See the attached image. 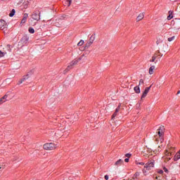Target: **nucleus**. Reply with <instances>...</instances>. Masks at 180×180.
Masks as SVG:
<instances>
[{
    "instance_id": "obj_11",
    "label": "nucleus",
    "mask_w": 180,
    "mask_h": 180,
    "mask_svg": "<svg viewBox=\"0 0 180 180\" xmlns=\"http://www.w3.org/2000/svg\"><path fill=\"white\" fill-rule=\"evenodd\" d=\"M144 19V13H140L136 18V22H140V20H143Z\"/></svg>"
},
{
    "instance_id": "obj_2",
    "label": "nucleus",
    "mask_w": 180,
    "mask_h": 180,
    "mask_svg": "<svg viewBox=\"0 0 180 180\" xmlns=\"http://www.w3.org/2000/svg\"><path fill=\"white\" fill-rule=\"evenodd\" d=\"M154 167V160H150L148 162L144 165V169H143V172L146 173L147 171H150V169H153V167Z\"/></svg>"
},
{
    "instance_id": "obj_47",
    "label": "nucleus",
    "mask_w": 180,
    "mask_h": 180,
    "mask_svg": "<svg viewBox=\"0 0 180 180\" xmlns=\"http://www.w3.org/2000/svg\"><path fill=\"white\" fill-rule=\"evenodd\" d=\"M8 47H11V46L8 45Z\"/></svg>"
},
{
    "instance_id": "obj_36",
    "label": "nucleus",
    "mask_w": 180,
    "mask_h": 180,
    "mask_svg": "<svg viewBox=\"0 0 180 180\" xmlns=\"http://www.w3.org/2000/svg\"><path fill=\"white\" fill-rule=\"evenodd\" d=\"M158 174H164V171H162V170H159V171H158Z\"/></svg>"
},
{
    "instance_id": "obj_27",
    "label": "nucleus",
    "mask_w": 180,
    "mask_h": 180,
    "mask_svg": "<svg viewBox=\"0 0 180 180\" xmlns=\"http://www.w3.org/2000/svg\"><path fill=\"white\" fill-rule=\"evenodd\" d=\"M144 84V80H143V79H141L139 80V85H141V84Z\"/></svg>"
},
{
    "instance_id": "obj_22",
    "label": "nucleus",
    "mask_w": 180,
    "mask_h": 180,
    "mask_svg": "<svg viewBox=\"0 0 180 180\" xmlns=\"http://www.w3.org/2000/svg\"><path fill=\"white\" fill-rule=\"evenodd\" d=\"M84 40H80L79 42H78L77 46H82L84 44Z\"/></svg>"
},
{
    "instance_id": "obj_43",
    "label": "nucleus",
    "mask_w": 180,
    "mask_h": 180,
    "mask_svg": "<svg viewBox=\"0 0 180 180\" xmlns=\"http://www.w3.org/2000/svg\"><path fill=\"white\" fill-rule=\"evenodd\" d=\"M9 79H6V81L8 82V81H9Z\"/></svg>"
},
{
    "instance_id": "obj_32",
    "label": "nucleus",
    "mask_w": 180,
    "mask_h": 180,
    "mask_svg": "<svg viewBox=\"0 0 180 180\" xmlns=\"http://www.w3.org/2000/svg\"><path fill=\"white\" fill-rule=\"evenodd\" d=\"M172 18V15H169L168 16H167V20H171V18Z\"/></svg>"
},
{
    "instance_id": "obj_26",
    "label": "nucleus",
    "mask_w": 180,
    "mask_h": 180,
    "mask_svg": "<svg viewBox=\"0 0 180 180\" xmlns=\"http://www.w3.org/2000/svg\"><path fill=\"white\" fill-rule=\"evenodd\" d=\"M66 1L68 2V6H71V2H72V0H66Z\"/></svg>"
},
{
    "instance_id": "obj_7",
    "label": "nucleus",
    "mask_w": 180,
    "mask_h": 180,
    "mask_svg": "<svg viewBox=\"0 0 180 180\" xmlns=\"http://www.w3.org/2000/svg\"><path fill=\"white\" fill-rule=\"evenodd\" d=\"M94 41H95V36L91 35L89 38V42L86 44V47H89L94 43Z\"/></svg>"
},
{
    "instance_id": "obj_10",
    "label": "nucleus",
    "mask_w": 180,
    "mask_h": 180,
    "mask_svg": "<svg viewBox=\"0 0 180 180\" xmlns=\"http://www.w3.org/2000/svg\"><path fill=\"white\" fill-rule=\"evenodd\" d=\"M120 111V104L118 105V107L116 108L115 112L112 115V120L115 119L117 116V113Z\"/></svg>"
},
{
    "instance_id": "obj_41",
    "label": "nucleus",
    "mask_w": 180,
    "mask_h": 180,
    "mask_svg": "<svg viewBox=\"0 0 180 180\" xmlns=\"http://www.w3.org/2000/svg\"><path fill=\"white\" fill-rule=\"evenodd\" d=\"M157 54H155L153 57H155V58H157Z\"/></svg>"
},
{
    "instance_id": "obj_31",
    "label": "nucleus",
    "mask_w": 180,
    "mask_h": 180,
    "mask_svg": "<svg viewBox=\"0 0 180 180\" xmlns=\"http://www.w3.org/2000/svg\"><path fill=\"white\" fill-rule=\"evenodd\" d=\"M155 61V57H152V60H150V63H154Z\"/></svg>"
},
{
    "instance_id": "obj_18",
    "label": "nucleus",
    "mask_w": 180,
    "mask_h": 180,
    "mask_svg": "<svg viewBox=\"0 0 180 180\" xmlns=\"http://www.w3.org/2000/svg\"><path fill=\"white\" fill-rule=\"evenodd\" d=\"M134 90L135 91L136 94H140V87L138 86H135L134 88Z\"/></svg>"
},
{
    "instance_id": "obj_21",
    "label": "nucleus",
    "mask_w": 180,
    "mask_h": 180,
    "mask_svg": "<svg viewBox=\"0 0 180 180\" xmlns=\"http://www.w3.org/2000/svg\"><path fill=\"white\" fill-rule=\"evenodd\" d=\"M167 40H168V41H174V40H175V36L168 38Z\"/></svg>"
},
{
    "instance_id": "obj_13",
    "label": "nucleus",
    "mask_w": 180,
    "mask_h": 180,
    "mask_svg": "<svg viewBox=\"0 0 180 180\" xmlns=\"http://www.w3.org/2000/svg\"><path fill=\"white\" fill-rule=\"evenodd\" d=\"M8 98L7 95H5L0 99V105H2V103H5L6 102V98Z\"/></svg>"
},
{
    "instance_id": "obj_4",
    "label": "nucleus",
    "mask_w": 180,
    "mask_h": 180,
    "mask_svg": "<svg viewBox=\"0 0 180 180\" xmlns=\"http://www.w3.org/2000/svg\"><path fill=\"white\" fill-rule=\"evenodd\" d=\"M172 155V153L169 152L168 149H166L165 152V156H164L165 161V162L169 161V160H171V158H168V157H171Z\"/></svg>"
},
{
    "instance_id": "obj_37",
    "label": "nucleus",
    "mask_w": 180,
    "mask_h": 180,
    "mask_svg": "<svg viewBox=\"0 0 180 180\" xmlns=\"http://www.w3.org/2000/svg\"><path fill=\"white\" fill-rule=\"evenodd\" d=\"M124 161H125V162H129V158H126V159L124 160Z\"/></svg>"
},
{
    "instance_id": "obj_5",
    "label": "nucleus",
    "mask_w": 180,
    "mask_h": 180,
    "mask_svg": "<svg viewBox=\"0 0 180 180\" xmlns=\"http://www.w3.org/2000/svg\"><path fill=\"white\" fill-rule=\"evenodd\" d=\"M32 18L34 20H37V22H39V20H40V12H34L32 15Z\"/></svg>"
},
{
    "instance_id": "obj_48",
    "label": "nucleus",
    "mask_w": 180,
    "mask_h": 180,
    "mask_svg": "<svg viewBox=\"0 0 180 180\" xmlns=\"http://www.w3.org/2000/svg\"><path fill=\"white\" fill-rule=\"evenodd\" d=\"M158 54H160V51H158Z\"/></svg>"
},
{
    "instance_id": "obj_45",
    "label": "nucleus",
    "mask_w": 180,
    "mask_h": 180,
    "mask_svg": "<svg viewBox=\"0 0 180 180\" xmlns=\"http://www.w3.org/2000/svg\"><path fill=\"white\" fill-rule=\"evenodd\" d=\"M31 74H33V71H31Z\"/></svg>"
},
{
    "instance_id": "obj_23",
    "label": "nucleus",
    "mask_w": 180,
    "mask_h": 180,
    "mask_svg": "<svg viewBox=\"0 0 180 180\" xmlns=\"http://www.w3.org/2000/svg\"><path fill=\"white\" fill-rule=\"evenodd\" d=\"M136 165H144V162L136 161Z\"/></svg>"
},
{
    "instance_id": "obj_24",
    "label": "nucleus",
    "mask_w": 180,
    "mask_h": 180,
    "mask_svg": "<svg viewBox=\"0 0 180 180\" xmlns=\"http://www.w3.org/2000/svg\"><path fill=\"white\" fill-rule=\"evenodd\" d=\"M5 54H6V52H1V51H0V58H1V57H4V56H5Z\"/></svg>"
},
{
    "instance_id": "obj_40",
    "label": "nucleus",
    "mask_w": 180,
    "mask_h": 180,
    "mask_svg": "<svg viewBox=\"0 0 180 180\" xmlns=\"http://www.w3.org/2000/svg\"><path fill=\"white\" fill-rule=\"evenodd\" d=\"M155 179H158L159 180L160 179V176H156Z\"/></svg>"
},
{
    "instance_id": "obj_14",
    "label": "nucleus",
    "mask_w": 180,
    "mask_h": 180,
    "mask_svg": "<svg viewBox=\"0 0 180 180\" xmlns=\"http://www.w3.org/2000/svg\"><path fill=\"white\" fill-rule=\"evenodd\" d=\"M154 70H155V66L153 65L149 68V74L150 75H153L154 74Z\"/></svg>"
},
{
    "instance_id": "obj_15",
    "label": "nucleus",
    "mask_w": 180,
    "mask_h": 180,
    "mask_svg": "<svg viewBox=\"0 0 180 180\" xmlns=\"http://www.w3.org/2000/svg\"><path fill=\"white\" fill-rule=\"evenodd\" d=\"M26 79H29V75H27L22 79H21V80L19 82V84H22L25 82V81H26Z\"/></svg>"
},
{
    "instance_id": "obj_25",
    "label": "nucleus",
    "mask_w": 180,
    "mask_h": 180,
    "mask_svg": "<svg viewBox=\"0 0 180 180\" xmlns=\"http://www.w3.org/2000/svg\"><path fill=\"white\" fill-rule=\"evenodd\" d=\"M161 148V146H158V149H156L155 150H154L155 154H157V153H160V148Z\"/></svg>"
},
{
    "instance_id": "obj_46",
    "label": "nucleus",
    "mask_w": 180,
    "mask_h": 180,
    "mask_svg": "<svg viewBox=\"0 0 180 180\" xmlns=\"http://www.w3.org/2000/svg\"><path fill=\"white\" fill-rule=\"evenodd\" d=\"M179 154H180V150L178 152Z\"/></svg>"
},
{
    "instance_id": "obj_12",
    "label": "nucleus",
    "mask_w": 180,
    "mask_h": 180,
    "mask_svg": "<svg viewBox=\"0 0 180 180\" xmlns=\"http://www.w3.org/2000/svg\"><path fill=\"white\" fill-rule=\"evenodd\" d=\"M27 18H29V15H27V13H25L21 20V23L22 24L26 23V21L27 20Z\"/></svg>"
},
{
    "instance_id": "obj_17",
    "label": "nucleus",
    "mask_w": 180,
    "mask_h": 180,
    "mask_svg": "<svg viewBox=\"0 0 180 180\" xmlns=\"http://www.w3.org/2000/svg\"><path fill=\"white\" fill-rule=\"evenodd\" d=\"M180 160V153L179 152L174 155V161H178Z\"/></svg>"
},
{
    "instance_id": "obj_3",
    "label": "nucleus",
    "mask_w": 180,
    "mask_h": 180,
    "mask_svg": "<svg viewBox=\"0 0 180 180\" xmlns=\"http://www.w3.org/2000/svg\"><path fill=\"white\" fill-rule=\"evenodd\" d=\"M56 148H57V145L54 144L53 143H48L44 145V150H56Z\"/></svg>"
},
{
    "instance_id": "obj_19",
    "label": "nucleus",
    "mask_w": 180,
    "mask_h": 180,
    "mask_svg": "<svg viewBox=\"0 0 180 180\" xmlns=\"http://www.w3.org/2000/svg\"><path fill=\"white\" fill-rule=\"evenodd\" d=\"M14 15H15V9H13L11 13L9 14V16L12 18Z\"/></svg>"
},
{
    "instance_id": "obj_8",
    "label": "nucleus",
    "mask_w": 180,
    "mask_h": 180,
    "mask_svg": "<svg viewBox=\"0 0 180 180\" xmlns=\"http://www.w3.org/2000/svg\"><path fill=\"white\" fill-rule=\"evenodd\" d=\"M151 86L152 85H150L149 87H146L145 89V91H143L142 96H141V99H143V98H146V96H147V94H148V92H150V89H151Z\"/></svg>"
},
{
    "instance_id": "obj_38",
    "label": "nucleus",
    "mask_w": 180,
    "mask_h": 180,
    "mask_svg": "<svg viewBox=\"0 0 180 180\" xmlns=\"http://www.w3.org/2000/svg\"><path fill=\"white\" fill-rule=\"evenodd\" d=\"M31 25H32V26H36V22L31 23Z\"/></svg>"
},
{
    "instance_id": "obj_28",
    "label": "nucleus",
    "mask_w": 180,
    "mask_h": 180,
    "mask_svg": "<svg viewBox=\"0 0 180 180\" xmlns=\"http://www.w3.org/2000/svg\"><path fill=\"white\" fill-rule=\"evenodd\" d=\"M174 148L170 147V148H167V150H169V152L172 153V151L174 150Z\"/></svg>"
},
{
    "instance_id": "obj_33",
    "label": "nucleus",
    "mask_w": 180,
    "mask_h": 180,
    "mask_svg": "<svg viewBox=\"0 0 180 180\" xmlns=\"http://www.w3.org/2000/svg\"><path fill=\"white\" fill-rule=\"evenodd\" d=\"M104 178H105V180H109V176H108V175H105L104 176Z\"/></svg>"
},
{
    "instance_id": "obj_29",
    "label": "nucleus",
    "mask_w": 180,
    "mask_h": 180,
    "mask_svg": "<svg viewBox=\"0 0 180 180\" xmlns=\"http://www.w3.org/2000/svg\"><path fill=\"white\" fill-rule=\"evenodd\" d=\"M160 43H162V40L158 39L157 41H156V44H160Z\"/></svg>"
},
{
    "instance_id": "obj_9",
    "label": "nucleus",
    "mask_w": 180,
    "mask_h": 180,
    "mask_svg": "<svg viewBox=\"0 0 180 180\" xmlns=\"http://www.w3.org/2000/svg\"><path fill=\"white\" fill-rule=\"evenodd\" d=\"M8 25H6V22L4 20H0V29L4 30V29H6Z\"/></svg>"
},
{
    "instance_id": "obj_42",
    "label": "nucleus",
    "mask_w": 180,
    "mask_h": 180,
    "mask_svg": "<svg viewBox=\"0 0 180 180\" xmlns=\"http://www.w3.org/2000/svg\"><path fill=\"white\" fill-rule=\"evenodd\" d=\"M159 180H162V179L160 176H159Z\"/></svg>"
},
{
    "instance_id": "obj_34",
    "label": "nucleus",
    "mask_w": 180,
    "mask_h": 180,
    "mask_svg": "<svg viewBox=\"0 0 180 180\" xmlns=\"http://www.w3.org/2000/svg\"><path fill=\"white\" fill-rule=\"evenodd\" d=\"M0 169H5V166L4 165L0 166Z\"/></svg>"
},
{
    "instance_id": "obj_6",
    "label": "nucleus",
    "mask_w": 180,
    "mask_h": 180,
    "mask_svg": "<svg viewBox=\"0 0 180 180\" xmlns=\"http://www.w3.org/2000/svg\"><path fill=\"white\" fill-rule=\"evenodd\" d=\"M78 64V60H73L70 63V65L68 66V68H66V70H65V72H67V71H70V70H71V68H72L73 65H77Z\"/></svg>"
},
{
    "instance_id": "obj_16",
    "label": "nucleus",
    "mask_w": 180,
    "mask_h": 180,
    "mask_svg": "<svg viewBox=\"0 0 180 180\" xmlns=\"http://www.w3.org/2000/svg\"><path fill=\"white\" fill-rule=\"evenodd\" d=\"M122 164H123V160L120 159L118 160L115 163V165H116L117 167H119L120 165H122Z\"/></svg>"
},
{
    "instance_id": "obj_20",
    "label": "nucleus",
    "mask_w": 180,
    "mask_h": 180,
    "mask_svg": "<svg viewBox=\"0 0 180 180\" xmlns=\"http://www.w3.org/2000/svg\"><path fill=\"white\" fill-rule=\"evenodd\" d=\"M28 31H29V33H32V34L34 33V29H33V27H30L28 29Z\"/></svg>"
},
{
    "instance_id": "obj_44",
    "label": "nucleus",
    "mask_w": 180,
    "mask_h": 180,
    "mask_svg": "<svg viewBox=\"0 0 180 180\" xmlns=\"http://www.w3.org/2000/svg\"><path fill=\"white\" fill-rule=\"evenodd\" d=\"M179 94H180V91H178V92H177V95H179Z\"/></svg>"
},
{
    "instance_id": "obj_39",
    "label": "nucleus",
    "mask_w": 180,
    "mask_h": 180,
    "mask_svg": "<svg viewBox=\"0 0 180 180\" xmlns=\"http://www.w3.org/2000/svg\"><path fill=\"white\" fill-rule=\"evenodd\" d=\"M91 122H95V118L91 119Z\"/></svg>"
},
{
    "instance_id": "obj_30",
    "label": "nucleus",
    "mask_w": 180,
    "mask_h": 180,
    "mask_svg": "<svg viewBox=\"0 0 180 180\" xmlns=\"http://www.w3.org/2000/svg\"><path fill=\"white\" fill-rule=\"evenodd\" d=\"M125 157H127V158H130V157H131V154L127 153V154L125 155Z\"/></svg>"
},
{
    "instance_id": "obj_1",
    "label": "nucleus",
    "mask_w": 180,
    "mask_h": 180,
    "mask_svg": "<svg viewBox=\"0 0 180 180\" xmlns=\"http://www.w3.org/2000/svg\"><path fill=\"white\" fill-rule=\"evenodd\" d=\"M158 130V135H156L155 136L156 144H158L159 141H160V143H162V141H164V139H162V134H164V126H160ZM158 137L160 140H158Z\"/></svg>"
},
{
    "instance_id": "obj_35",
    "label": "nucleus",
    "mask_w": 180,
    "mask_h": 180,
    "mask_svg": "<svg viewBox=\"0 0 180 180\" xmlns=\"http://www.w3.org/2000/svg\"><path fill=\"white\" fill-rule=\"evenodd\" d=\"M164 171H165V172H168V169L167 168H166V167H164Z\"/></svg>"
}]
</instances>
